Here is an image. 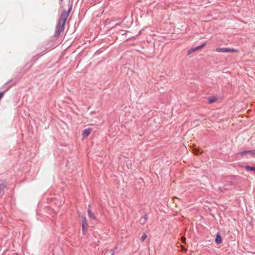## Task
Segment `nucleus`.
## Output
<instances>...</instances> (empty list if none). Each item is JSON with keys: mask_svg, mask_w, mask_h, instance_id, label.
Wrapping results in <instances>:
<instances>
[{"mask_svg": "<svg viewBox=\"0 0 255 255\" xmlns=\"http://www.w3.org/2000/svg\"><path fill=\"white\" fill-rule=\"evenodd\" d=\"M71 9H72V5L70 4L68 11H66L65 10L63 11V12H62V13L61 14V15L60 16V17L59 19L58 22L62 23V24L65 23L67 18V17H68L70 11L71 10Z\"/></svg>", "mask_w": 255, "mask_h": 255, "instance_id": "f257e3e1", "label": "nucleus"}, {"mask_svg": "<svg viewBox=\"0 0 255 255\" xmlns=\"http://www.w3.org/2000/svg\"><path fill=\"white\" fill-rule=\"evenodd\" d=\"M216 51L218 52H232V53H238L239 51L235 49H230L228 48H217L216 49Z\"/></svg>", "mask_w": 255, "mask_h": 255, "instance_id": "f03ea898", "label": "nucleus"}, {"mask_svg": "<svg viewBox=\"0 0 255 255\" xmlns=\"http://www.w3.org/2000/svg\"><path fill=\"white\" fill-rule=\"evenodd\" d=\"M65 23H61L60 22H58V24L56 27V34L59 35L60 33L63 31L64 30V27Z\"/></svg>", "mask_w": 255, "mask_h": 255, "instance_id": "7ed1b4c3", "label": "nucleus"}, {"mask_svg": "<svg viewBox=\"0 0 255 255\" xmlns=\"http://www.w3.org/2000/svg\"><path fill=\"white\" fill-rule=\"evenodd\" d=\"M92 129L91 128H86V129H84L82 131L83 138H84L87 137L88 136H89V134L92 132Z\"/></svg>", "mask_w": 255, "mask_h": 255, "instance_id": "20e7f679", "label": "nucleus"}, {"mask_svg": "<svg viewBox=\"0 0 255 255\" xmlns=\"http://www.w3.org/2000/svg\"><path fill=\"white\" fill-rule=\"evenodd\" d=\"M87 220L85 217H82V226L83 234H85V227L87 226Z\"/></svg>", "mask_w": 255, "mask_h": 255, "instance_id": "39448f33", "label": "nucleus"}, {"mask_svg": "<svg viewBox=\"0 0 255 255\" xmlns=\"http://www.w3.org/2000/svg\"><path fill=\"white\" fill-rule=\"evenodd\" d=\"M215 242L217 244H220L222 243V240L221 237L220 236V235L219 234L217 235L216 238L215 239Z\"/></svg>", "mask_w": 255, "mask_h": 255, "instance_id": "423d86ee", "label": "nucleus"}, {"mask_svg": "<svg viewBox=\"0 0 255 255\" xmlns=\"http://www.w3.org/2000/svg\"><path fill=\"white\" fill-rule=\"evenodd\" d=\"M88 215L90 218L93 219L94 220H96V218L94 214L92 212L90 209H88Z\"/></svg>", "mask_w": 255, "mask_h": 255, "instance_id": "0eeeda50", "label": "nucleus"}, {"mask_svg": "<svg viewBox=\"0 0 255 255\" xmlns=\"http://www.w3.org/2000/svg\"><path fill=\"white\" fill-rule=\"evenodd\" d=\"M147 215H145L143 217L140 218V222L141 224H144L147 221Z\"/></svg>", "mask_w": 255, "mask_h": 255, "instance_id": "6e6552de", "label": "nucleus"}, {"mask_svg": "<svg viewBox=\"0 0 255 255\" xmlns=\"http://www.w3.org/2000/svg\"><path fill=\"white\" fill-rule=\"evenodd\" d=\"M245 169L248 171H254L255 170V167H251L250 166H246Z\"/></svg>", "mask_w": 255, "mask_h": 255, "instance_id": "1a4fd4ad", "label": "nucleus"}, {"mask_svg": "<svg viewBox=\"0 0 255 255\" xmlns=\"http://www.w3.org/2000/svg\"><path fill=\"white\" fill-rule=\"evenodd\" d=\"M196 51H197V49H196V47H194V48H192L189 49L187 51V53H188V55H190L192 53H193Z\"/></svg>", "mask_w": 255, "mask_h": 255, "instance_id": "9d476101", "label": "nucleus"}, {"mask_svg": "<svg viewBox=\"0 0 255 255\" xmlns=\"http://www.w3.org/2000/svg\"><path fill=\"white\" fill-rule=\"evenodd\" d=\"M247 153H248V154L251 155L252 156H254L255 155V150H248Z\"/></svg>", "mask_w": 255, "mask_h": 255, "instance_id": "9b49d317", "label": "nucleus"}, {"mask_svg": "<svg viewBox=\"0 0 255 255\" xmlns=\"http://www.w3.org/2000/svg\"><path fill=\"white\" fill-rule=\"evenodd\" d=\"M147 238V235H146V234H143L142 235V236L140 238V241L141 242H143Z\"/></svg>", "mask_w": 255, "mask_h": 255, "instance_id": "f8f14e48", "label": "nucleus"}, {"mask_svg": "<svg viewBox=\"0 0 255 255\" xmlns=\"http://www.w3.org/2000/svg\"><path fill=\"white\" fill-rule=\"evenodd\" d=\"M238 154H239L240 155H241V156H244L245 155H247V154H248V153H247V151H243V152H239Z\"/></svg>", "mask_w": 255, "mask_h": 255, "instance_id": "ddd939ff", "label": "nucleus"}, {"mask_svg": "<svg viewBox=\"0 0 255 255\" xmlns=\"http://www.w3.org/2000/svg\"><path fill=\"white\" fill-rule=\"evenodd\" d=\"M205 44H203L202 45H201L200 46L196 47V49H197V50L201 49L205 46Z\"/></svg>", "mask_w": 255, "mask_h": 255, "instance_id": "4468645a", "label": "nucleus"}, {"mask_svg": "<svg viewBox=\"0 0 255 255\" xmlns=\"http://www.w3.org/2000/svg\"><path fill=\"white\" fill-rule=\"evenodd\" d=\"M216 101V99L215 98H211L209 99V103H213L214 102H215Z\"/></svg>", "mask_w": 255, "mask_h": 255, "instance_id": "2eb2a0df", "label": "nucleus"}, {"mask_svg": "<svg viewBox=\"0 0 255 255\" xmlns=\"http://www.w3.org/2000/svg\"><path fill=\"white\" fill-rule=\"evenodd\" d=\"M3 96V92H0V99L2 98Z\"/></svg>", "mask_w": 255, "mask_h": 255, "instance_id": "dca6fc26", "label": "nucleus"}, {"mask_svg": "<svg viewBox=\"0 0 255 255\" xmlns=\"http://www.w3.org/2000/svg\"><path fill=\"white\" fill-rule=\"evenodd\" d=\"M181 239H182V242H183V243H185V241H186V239H185V238H184V237H182Z\"/></svg>", "mask_w": 255, "mask_h": 255, "instance_id": "f3484780", "label": "nucleus"}, {"mask_svg": "<svg viewBox=\"0 0 255 255\" xmlns=\"http://www.w3.org/2000/svg\"><path fill=\"white\" fill-rule=\"evenodd\" d=\"M195 153L197 154L198 153V152L197 151V150H196Z\"/></svg>", "mask_w": 255, "mask_h": 255, "instance_id": "a211bd4d", "label": "nucleus"}, {"mask_svg": "<svg viewBox=\"0 0 255 255\" xmlns=\"http://www.w3.org/2000/svg\"><path fill=\"white\" fill-rule=\"evenodd\" d=\"M61 1H62L63 0H61Z\"/></svg>", "mask_w": 255, "mask_h": 255, "instance_id": "6ab92c4d", "label": "nucleus"}, {"mask_svg": "<svg viewBox=\"0 0 255 255\" xmlns=\"http://www.w3.org/2000/svg\"><path fill=\"white\" fill-rule=\"evenodd\" d=\"M112 255H113V254Z\"/></svg>", "mask_w": 255, "mask_h": 255, "instance_id": "aec40b11", "label": "nucleus"}]
</instances>
